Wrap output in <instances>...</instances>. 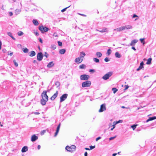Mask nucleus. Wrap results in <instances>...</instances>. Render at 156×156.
Returning a JSON list of instances; mask_svg holds the SVG:
<instances>
[{"instance_id":"obj_16","label":"nucleus","mask_w":156,"mask_h":156,"mask_svg":"<svg viewBox=\"0 0 156 156\" xmlns=\"http://www.w3.org/2000/svg\"><path fill=\"white\" fill-rule=\"evenodd\" d=\"M124 28V30L127 29L129 30L132 28V26L130 25H126L125 26H123Z\"/></svg>"},{"instance_id":"obj_39","label":"nucleus","mask_w":156,"mask_h":156,"mask_svg":"<svg viewBox=\"0 0 156 156\" xmlns=\"http://www.w3.org/2000/svg\"><path fill=\"white\" fill-rule=\"evenodd\" d=\"M93 60L96 62H98L99 61V59L97 58H94Z\"/></svg>"},{"instance_id":"obj_59","label":"nucleus","mask_w":156,"mask_h":156,"mask_svg":"<svg viewBox=\"0 0 156 156\" xmlns=\"http://www.w3.org/2000/svg\"><path fill=\"white\" fill-rule=\"evenodd\" d=\"M132 48L133 49V50H134V51H136V49L134 47H132Z\"/></svg>"},{"instance_id":"obj_43","label":"nucleus","mask_w":156,"mask_h":156,"mask_svg":"<svg viewBox=\"0 0 156 156\" xmlns=\"http://www.w3.org/2000/svg\"><path fill=\"white\" fill-rule=\"evenodd\" d=\"M124 87H125V88L124 89V90H127L128 88L129 87V86H128V85H125L124 86Z\"/></svg>"},{"instance_id":"obj_5","label":"nucleus","mask_w":156,"mask_h":156,"mask_svg":"<svg viewBox=\"0 0 156 156\" xmlns=\"http://www.w3.org/2000/svg\"><path fill=\"white\" fill-rule=\"evenodd\" d=\"M112 73L111 72L108 73L103 76V79L105 80L108 79L112 75Z\"/></svg>"},{"instance_id":"obj_47","label":"nucleus","mask_w":156,"mask_h":156,"mask_svg":"<svg viewBox=\"0 0 156 156\" xmlns=\"http://www.w3.org/2000/svg\"><path fill=\"white\" fill-rule=\"evenodd\" d=\"M104 60L106 62H108L109 61V60L108 57H106L104 59Z\"/></svg>"},{"instance_id":"obj_14","label":"nucleus","mask_w":156,"mask_h":156,"mask_svg":"<svg viewBox=\"0 0 156 156\" xmlns=\"http://www.w3.org/2000/svg\"><path fill=\"white\" fill-rule=\"evenodd\" d=\"M138 41L136 40H133L131 41L130 44L131 46H134L136 44Z\"/></svg>"},{"instance_id":"obj_32","label":"nucleus","mask_w":156,"mask_h":156,"mask_svg":"<svg viewBox=\"0 0 156 156\" xmlns=\"http://www.w3.org/2000/svg\"><path fill=\"white\" fill-rule=\"evenodd\" d=\"M112 90L114 94H115L118 91V89L116 88H113Z\"/></svg>"},{"instance_id":"obj_19","label":"nucleus","mask_w":156,"mask_h":156,"mask_svg":"<svg viewBox=\"0 0 156 156\" xmlns=\"http://www.w3.org/2000/svg\"><path fill=\"white\" fill-rule=\"evenodd\" d=\"M54 63L53 62H50L47 65V67L48 68H51L54 66Z\"/></svg>"},{"instance_id":"obj_23","label":"nucleus","mask_w":156,"mask_h":156,"mask_svg":"<svg viewBox=\"0 0 156 156\" xmlns=\"http://www.w3.org/2000/svg\"><path fill=\"white\" fill-rule=\"evenodd\" d=\"M86 66L85 64H82L80 65L79 67L80 69H85L86 68Z\"/></svg>"},{"instance_id":"obj_54","label":"nucleus","mask_w":156,"mask_h":156,"mask_svg":"<svg viewBox=\"0 0 156 156\" xmlns=\"http://www.w3.org/2000/svg\"><path fill=\"white\" fill-rule=\"evenodd\" d=\"M9 15L10 16H11L12 15H13V13H12V12H9Z\"/></svg>"},{"instance_id":"obj_56","label":"nucleus","mask_w":156,"mask_h":156,"mask_svg":"<svg viewBox=\"0 0 156 156\" xmlns=\"http://www.w3.org/2000/svg\"><path fill=\"white\" fill-rule=\"evenodd\" d=\"M34 114L36 115H39L40 114V113L38 112H34Z\"/></svg>"},{"instance_id":"obj_37","label":"nucleus","mask_w":156,"mask_h":156,"mask_svg":"<svg viewBox=\"0 0 156 156\" xmlns=\"http://www.w3.org/2000/svg\"><path fill=\"white\" fill-rule=\"evenodd\" d=\"M111 49H109L108 50L107 52V54H108V55H109L111 54Z\"/></svg>"},{"instance_id":"obj_22","label":"nucleus","mask_w":156,"mask_h":156,"mask_svg":"<svg viewBox=\"0 0 156 156\" xmlns=\"http://www.w3.org/2000/svg\"><path fill=\"white\" fill-rule=\"evenodd\" d=\"M7 34L12 39H13L14 40H16V39L12 36V34L11 32H8Z\"/></svg>"},{"instance_id":"obj_48","label":"nucleus","mask_w":156,"mask_h":156,"mask_svg":"<svg viewBox=\"0 0 156 156\" xmlns=\"http://www.w3.org/2000/svg\"><path fill=\"white\" fill-rule=\"evenodd\" d=\"M116 136H113V137H112L109 138V140H112L113 139H114L116 137Z\"/></svg>"},{"instance_id":"obj_64","label":"nucleus","mask_w":156,"mask_h":156,"mask_svg":"<svg viewBox=\"0 0 156 156\" xmlns=\"http://www.w3.org/2000/svg\"><path fill=\"white\" fill-rule=\"evenodd\" d=\"M85 149L86 150H90V148H85Z\"/></svg>"},{"instance_id":"obj_53","label":"nucleus","mask_w":156,"mask_h":156,"mask_svg":"<svg viewBox=\"0 0 156 156\" xmlns=\"http://www.w3.org/2000/svg\"><path fill=\"white\" fill-rule=\"evenodd\" d=\"M138 17V16H137L136 15V14H134L133 16V18H135V17Z\"/></svg>"},{"instance_id":"obj_34","label":"nucleus","mask_w":156,"mask_h":156,"mask_svg":"<svg viewBox=\"0 0 156 156\" xmlns=\"http://www.w3.org/2000/svg\"><path fill=\"white\" fill-rule=\"evenodd\" d=\"M51 48L52 49L55 50L56 48V46L55 44H53L51 45Z\"/></svg>"},{"instance_id":"obj_6","label":"nucleus","mask_w":156,"mask_h":156,"mask_svg":"<svg viewBox=\"0 0 156 156\" xmlns=\"http://www.w3.org/2000/svg\"><path fill=\"white\" fill-rule=\"evenodd\" d=\"M91 84V82L90 81H87L83 82L82 83L83 87H88L90 86Z\"/></svg>"},{"instance_id":"obj_31","label":"nucleus","mask_w":156,"mask_h":156,"mask_svg":"<svg viewBox=\"0 0 156 156\" xmlns=\"http://www.w3.org/2000/svg\"><path fill=\"white\" fill-rule=\"evenodd\" d=\"M60 83L59 82L57 81L55 82V85L57 87H59L60 85Z\"/></svg>"},{"instance_id":"obj_11","label":"nucleus","mask_w":156,"mask_h":156,"mask_svg":"<svg viewBox=\"0 0 156 156\" xmlns=\"http://www.w3.org/2000/svg\"><path fill=\"white\" fill-rule=\"evenodd\" d=\"M58 94V91L57 90L55 94H54L51 98L50 99L53 101L57 97Z\"/></svg>"},{"instance_id":"obj_9","label":"nucleus","mask_w":156,"mask_h":156,"mask_svg":"<svg viewBox=\"0 0 156 156\" xmlns=\"http://www.w3.org/2000/svg\"><path fill=\"white\" fill-rule=\"evenodd\" d=\"M43 58V55L42 52H39L37 54V59L39 61H41Z\"/></svg>"},{"instance_id":"obj_36","label":"nucleus","mask_w":156,"mask_h":156,"mask_svg":"<svg viewBox=\"0 0 156 156\" xmlns=\"http://www.w3.org/2000/svg\"><path fill=\"white\" fill-rule=\"evenodd\" d=\"M17 34L19 36H22L23 34V33L22 31H20L18 32Z\"/></svg>"},{"instance_id":"obj_33","label":"nucleus","mask_w":156,"mask_h":156,"mask_svg":"<svg viewBox=\"0 0 156 156\" xmlns=\"http://www.w3.org/2000/svg\"><path fill=\"white\" fill-rule=\"evenodd\" d=\"M107 28H105L104 29H103L102 30H99V31L101 33L107 31Z\"/></svg>"},{"instance_id":"obj_4","label":"nucleus","mask_w":156,"mask_h":156,"mask_svg":"<svg viewBox=\"0 0 156 156\" xmlns=\"http://www.w3.org/2000/svg\"><path fill=\"white\" fill-rule=\"evenodd\" d=\"M86 54L85 53L82 51L80 52V57L79 58V63H81L82 62L83 60V59L84 58V56H85Z\"/></svg>"},{"instance_id":"obj_50","label":"nucleus","mask_w":156,"mask_h":156,"mask_svg":"<svg viewBox=\"0 0 156 156\" xmlns=\"http://www.w3.org/2000/svg\"><path fill=\"white\" fill-rule=\"evenodd\" d=\"M39 41L41 43H43V41H42V39L41 38H39Z\"/></svg>"},{"instance_id":"obj_7","label":"nucleus","mask_w":156,"mask_h":156,"mask_svg":"<svg viewBox=\"0 0 156 156\" xmlns=\"http://www.w3.org/2000/svg\"><path fill=\"white\" fill-rule=\"evenodd\" d=\"M80 77L81 80H87L89 78V76L87 75L83 74L80 76Z\"/></svg>"},{"instance_id":"obj_58","label":"nucleus","mask_w":156,"mask_h":156,"mask_svg":"<svg viewBox=\"0 0 156 156\" xmlns=\"http://www.w3.org/2000/svg\"><path fill=\"white\" fill-rule=\"evenodd\" d=\"M84 156H87V152H86L84 153Z\"/></svg>"},{"instance_id":"obj_3","label":"nucleus","mask_w":156,"mask_h":156,"mask_svg":"<svg viewBox=\"0 0 156 156\" xmlns=\"http://www.w3.org/2000/svg\"><path fill=\"white\" fill-rule=\"evenodd\" d=\"M38 28L42 33H44L45 32H46L49 30V29L48 27H44L42 25L39 26Z\"/></svg>"},{"instance_id":"obj_52","label":"nucleus","mask_w":156,"mask_h":156,"mask_svg":"<svg viewBox=\"0 0 156 156\" xmlns=\"http://www.w3.org/2000/svg\"><path fill=\"white\" fill-rule=\"evenodd\" d=\"M13 54V53L12 52H10V53H8V55H10V56H11Z\"/></svg>"},{"instance_id":"obj_26","label":"nucleus","mask_w":156,"mask_h":156,"mask_svg":"<svg viewBox=\"0 0 156 156\" xmlns=\"http://www.w3.org/2000/svg\"><path fill=\"white\" fill-rule=\"evenodd\" d=\"M152 60V58H149L147 60V62H146V64L147 65H150L151 63V62Z\"/></svg>"},{"instance_id":"obj_57","label":"nucleus","mask_w":156,"mask_h":156,"mask_svg":"<svg viewBox=\"0 0 156 156\" xmlns=\"http://www.w3.org/2000/svg\"><path fill=\"white\" fill-rule=\"evenodd\" d=\"M94 69H90V70H89V72H94Z\"/></svg>"},{"instance_id":"obj_2","label":"nucleus","mask_w":156,"mask_h":156,"mask_svg":"<svg viewBox=\"0 0 156 156\" xmlns=\"http://www.w3.org/2000/svg\"><path fill=\"white\" fill-rule=\"evenodd\" d=\"M66 150L69 152H72L75 151L76 147L74 145H71L70 147L67 146L66 147Z\"/></svg>"},{"instance_id":"obj_40","label":"nucleus","mask_w":156,"mask_h":156,"mask_svg":"<svg viewBox=\"0 0 156 156\" xmlns=\"http://www.w3.org/2000/svg\"><path fill=\"white\" fill-rule=\"evenodd\" d=\"M34 34H35L37 36L39 35V34L36 30H34Z\"/></svg>"},{"instance_id":"obj_13","label":"nucleus","mask_w":156,"mask_h":156,"mask_svg":"<svg viewBox=\"0 0 156 156\" xmlns=\"http://www.w3.org/2000/svg\"><path fill=\"white\" fill-rule=\"evenodd\" d=\"M60 125H61V123H60L59 124V125H58V126L56 130V132L55 133V135H54L55 136H57V134H58V133L59 132L60 128Z\"/></svg>"},{"instance_id":"obj_24","label":"nucleus","mask_w":156,"mask_h":156,"mask_svg":"<svg viewBox=\"0 0 156 156\" xmlns=\"http://www.w3.org/2000/svg\"><path fill=\"white\" fill-rule=\"evenodd\" d=\"M36 55L35 52L34 51H30V56L33 57L35 56Z\"/></svg>"},{"instance_id":"obj_51","label":"nucleus","mask_w":156,"mask_h":156,"mask_svg":"<svg viewBox=\"0 0 156 156\" xmlns=\"http://www.w3.org/2000/svg\"><path fill=\"white\" fill-rule=\"evenodd\" d=\"M101 138V137L100 136L98 137V138H97L96 139V141H98V140L100 139Z\"/></svg>"},{"instance_id":"obj_8","label":"nucleus","mask_w":156,"mask_h":156,"mask_svg":"<svg viewBox=\"0 0 156 156\" xmlns=\"http://www.w3.org/2000/svg\"><path fill=\"white\" fill-rule=\"evenodd\" d=\"M106 110V107L105 104H102L100 106V108L99 110L100 112H102Z\"/></svg>"},{"instance_id":"obj_30","label":"nucleus","mask_w":156,"mask_h":156,"mask_svg":"<svg viewBox=\"0 0 156 156\" xmlns=\"http://www.w3.org/2000/svg\"><path fill=\"white\" fill-rule=\"evenodd\" d=\"M96 55L99 57H100L102 56V54L100 52H97L96 53Z\"/></svg>"},{"instance_id":"obj_49","label":"nucleus","mask_w":156,"mask_h":156,"mask_svg":"<svg viewBox=\"0 0 156 156\" xmlns=\"http://www.w3.org/2000/svg\"><path fill=\"white\" fill-rule=\"evenodd\" d=\"M48 54L46 52L44 53V56L46 57V58H48Z\"/></svg>"},{"instance_id":"obj_27","label":"nucleus","mask_w":156,"mask_h":156,"mask_svg":"<svg viewBox=\"0 0 156 156\" xmlns=\"http://www.w3.org/2000/svg\"><path fill=\"white\" fill-rule=\"evenodd\" d=\"M115 56L116 57L119 58L121 57V55L118 52H116L115 54Z\"/></svg>"},{"instance_id":"obj_12","label":"nucleus","mask_w":156,"mask_h":156,"mask_svg":"<svg viewBox=\"0 0 156 156\" xmlns=\"http://www.w3.org/2000/svg\"><path fill=\"white\" fill-rule=\"evenodd\" d=\"M38 137L35 134H34L32 136L31 138V140L32 142L35 141L38 139Z\"/></svg>"},{"instance_id":"obj_21","label":"nucleus","mask_w":156,"mask_h":156,"mask_svg":"<svg viewBox=\"0 0 156 156\" xmlns=\"http://www.w3.org/2000/svg\"><path fill=\"white\" fill-rule=\"evenodd\" d=\"M32 22L34 25L35 26H37L39 24V23L36 20H33L32 21Z\"/></svg>"},{"instance_id":"obj_28","label":"nucleus","mask_w":156,"mask_h":156,"mask_svg":"<svg viewBox=\"0 0 156 156\" xmlns=\"http://www.w3.org/2000/svg\"><path fill=\"white\" fill-rule=\"evenodd\" d=\"M46 131H48V130H47V129H46V130H42V131L41 133H40V134H41V135H44V133H46Z\"/></svg>"},{"instance_id":"obj_41","label":"nucleus","mask_w":156,"mask_h":156,"mask_svg":"<svg viewBox=\"0 0 156 156\" xmlns=\"http://www.w3.org/2000/svg\"><path fill=\"white\" fill-rule=\"evenodd\" d=\"M140 40L141 43H142L143 44H145V41H144V39H140Z\"/></svg>"},{"instance_id":"obj_45","label":"nucleus","mask_w":156,"mask_h":156,"mask_svg":"<svg viewBox=\"0 0 156 156\" xmlns=\"http://www.w3.org/2000/svg\"><path fill=\"white\" fill-rule=\"evenodd\" d=\"M122 122V120H119V121H117L116 123H115V125H116L117 124L120 123V122Z\"/></svg>"},{"instance_id":"obj_20","label":"nucleus","mask_w":156,"mask_h":156,"mask_svg":"<svg viewBox=\"0 0 156 156\" xmlns=\"http://www.w3.org/2000/svg\"><path fill=\"white\" fill-rule=\"evenodd\" d=\"M156 119V117L155 116H153L152 117H150L149 118V119L147 120L146 122H148L149 121H152L153 120L155 119Z\"/></svg>"},{"instance_id":"obj_10","label":"nucleus","mask_w":156,"mask_h":156,"mask_svg":"<svg viewBox=\"0 0 156 156\" xmlns=\"http://www.w3.org/2000/svg\"><path fill=\"white\" fill-rule=\"evenodd\" d=\"M68 94H63L60 98V102H62L64 101L67 97Z\"/></svg>"},{"instance_id":"obj_42","label":"nucleus","mask_w":156,"mask_h":156,"mask_svg":"<svg viewBox=\"0 0 156 156\" xmlns=\"http://www.w3.org/2000/svg\"><path fill=\"white\" fill-rule=\"evenodd\" d=\"M58 45L59 46H62V43L60 41H58Z\"/></svg>"},{"instance_id":"obj_60","label":"nucleus","mask_w":156,"mask_h":156,"mask_svg":"<svg viewBox=\"0 0 156 156\" xmlns=\"http://www.w3.org/2000/svg\"><path fill=\"white\" fill-rule=\"evenodd\" d=\"M2 42L1 41H0V50L1 49V46H2Z\"/></svg>"},{"instance_id":"obj_35","label":"nucleus","mask_w":156,"mask_h":156,"mask_svg":"<svg viewBox=\"0 0 156 156\" xmlns=\"http://www.w3.org/2000/svg\"><path fill=\"white\" fill-rule=\"evenodd\" d=\"M137 125H133L131 126V127L132 128L133 130H134L136 128Z\"/></svg>"},{"instance_id":"obj_1","label":"nucleus","mask_w":156,"mask_h":156,"mask_svg":"<svg viewBox=\"0 0 156 156\" xmlns=\"http://www.w3.org/2000/svg\"><path fill=\"white\" fill-rule=\"evenodd\" d=\"M42 99L41 100V102L42 105H45L46 102L48 101V96L47 94V91L46 90L44 91L41 94Z\"/></svg>"},{"instance_id":"obj_17","label":"nucleus","mask_w":156,"mask_h":156,"mask_svg":"<svg viewBox=\"0 0 156 156\" xmlns=\"http://www.w3.org/2000/svg\"><path fill=\"white\" fill-rule=\"evenodd\" d=\"M124 30V27H120L114 29V30H116L118 32H120Z\"/></svg>"},{"instance_id":"obj_29","label":"nucleus","mask_w":156,"mask_h":156,"mask_svg":"<svg viewBox=\"0 0 156 156\" xmlns=\"http://www.w3.org/2000/svg\"><path fill=\"white\" fill-rule=\"evenodd\" d=\"M23 51L24 53H27L28 51V49L27 48H24Z\"/></svg>"},{"instance_id":"obj_38","label":"nucleus","mask_w":156,"mask_h":156,"mask_svg":"<svg viewBox=\"0 0 156 156\" xmlns=\"http://www.w3.org/2000/svg\"><path fill=\"white\" fill-rule=\"evenodd\" d=\"M13 62L14 63V65H15V66H16V67H17L18 66V64L16 62V61L15 60H13Z\"/></svg>"},{"instance_id":"obj_61","label":"nucleus","mask_w":156,"mask_h":156,"mask_svg":"<svg viewBox=\"0 0 156 156\" xmlns=\"http://www.w3.org/2000/svg\"><path fill=\"white\" fill-rule=\"evenodd\" d=\"M115 122H113V123L114 124H113V128H114V129L115 128Z\"/></svg>"},{"instance_id":"obj_55","label":"nucleus","mask_w":156,"mask_h":156,"mask_svg":"<svg viewBox=\"0 0 156 156\" xmlns=\"http://www.w3.org/2000/svg\"><path fill=\"white\" fill-rule=\"evenodd\" d=\"M75 62H78V58H76V59H75Z\"/></svg>"},{"instance_id":"obj_18","label":"nucleus","mask_w":156,"mask_h":156,"mask_svg":"<svg viewBox=\"0 0 156 156\" xmlns=\"http://www.w3.org/2000/svg\"><path fill=\"white\" fill-rule=\"evenodd\" d=\"M28 150V147L27 146H24L22 148L21 151L22 152H24L27 151Z\"/></svg>"},{"instance_id":"obj_63","label":"nucleus","mask_w":156,"mask_h":156,"mask_svg":"<svg viewBox=\"0 0 156 156\" xmlns=\"http://www.w3.org/2000/svg\"><path fill=\"white\" fill-rule=\"evenodd\" d=\"M41 148V146L40 145H38L37 146V148L38 149H39Z\"/></svg>"},{"instance_id":"obj_44","label":"nucleus","mask_w":156,"mask_h":156,"mask_svg":"<svg viewBox=\"0 0 156 156\" xmlns=\"http://www.w3.org/2000/svg\"><path fill=\"white\" fill-rule=\"evenodd\" d=\"M70 6V5H69V6L67 7H66L64 9H62L61 10V12H64L65 11V10H66V9L67 8H68V7H69Z\"/></svg>"},{"instance_id":"obj_46","label":"nucleus","mask_w":156,"mask_h":156,"mask_svg":"<svg viewBox=\"0 0 156 156\" xmlns=\"http://www.w3.org/2000/svg\"><path fill=\"white\" fill-rule=\"evenodd\" d=\"M95 145L94 146H90V150L93 149H94V148H95Z\"/></svg>"},{"instance_id":"obj_62","label":"nucleus","mask_w":156,"mask_h":156,"mask_svg":"<svg viewBox=\"0 0 156 156\" xmlns=\"http://www.w3.org/2000/svg\"><path fill=\"white\" fill-rule=\"evenodd\" d=\"M117 153H114L112 154V156H115L117 155Z\"/></svg>"},{"instance_id":"obj_25","label":"nucleus","mask_w":156,"mask_h":156,"mask_svg":"<svg viewBox=\"0 0 156 156\" xmlns=\"http://www.w3.org/2000/svg\"><path fill=\"white\" fill-rule=\"evenodd\" d=\"M66 50L65 49H61L59 51V53L61 54H63L65 53Z\"/></svg>"},{"instance_id":"obj_15","label":"nucleus","mask_w":156,"mask_h":156,"mask_svg":"<svg viewBox=\"0 0 156 156\" xmlns=\"http://www.w3.org/2000/svg\"><path fill=\"white\" fill-rule=\"evenodd\" d=\"M144 64L143 62V61L141 62L140 63V65L139 67L136 70L137 71H138L140 70V69H141L143 68L144 67H143Z\"/></svg>"}]
</instances>
